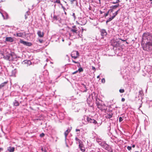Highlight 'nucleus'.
Instances as JSON below:
<instances>
[{
  "mask_svg": "<svg viewBox=\"0 0 152 152\" xmlns=\"http://www.w3.org/2000/svg\"><path fill=\"white\" fill-rule=\"evenodd\" d=\"M20 43L27 46H30L32 45V44L31 43L24 41L22 40H20Z\"/></svg>",
  "mask_w": 152,
  "mask_h": 152,
  "instance_id": "obj_8",
  "label": "nucleus"
},
{
  "mask_svg": "<svg viewBox=\"0 0 152 152\" xmlns=\"http://www.w3.org/2000/svg\"><path fill=\"white\" fill-rule=\"evenodd\" d=\"M78 71L80 72H81L83 71V69L81 67L78 69Z\"/></svg>",
  "mask_w": 152,
  "mask_h": 152,
  "instance_id": "obj_30",
  "label": "nucleus"
},
{
  "mask_svg": "<svg viewBox=\"0 0 152 152\" xmlns=\"http://www.w3.org/2000/svg\"><path fill=\"white\" fill-rule=\"evenodd\" d=\"M135 152H139L137 151H135Z\"/></svg>",
  "mask_w": 152,
  "mask_h": 152,
  "instance_id": "obj_64",
  "label": "nucleus"
},
{
  "mask_svg": "<svg viewBox=\"0 0 152 152\" xmlns=\"http://www.w3.org/2000/svg\"><path fill=\"white\" fill-rule=\"evenodd\" d=\"M78 71H76L75 72H73L72 74H75L76 73L78 72Z\"/></svg>",
  "mask_w": 152,
  "mask_h": 152,
  "instance_id": "obj_45",
  "label": "nucleus"
},
{
  "mask_svg": "<svg viewBox=\"0 0 152 152\" xmlns=\"http://www.w3.org/2000/svg\"><path fill=\"white\" fill-rule=\"evenodd\" d=\"M102 147L104 148L106 150H108L109 148V146L108 145L104 142H102L101 143L99 144Z\"/></svg>",
  "mask_w": 152,
  "mask_h": 152,
  "instance_id": "obj_4",
  "label": "nucleus"
},
{
  "mask_svg": "<svg viewBox=\"0 0 152 152\" xmlns=\"http://www.w3.org/2000/svg\"><path fill=\"white\" fill-rule=\"evenodd\" d=\"M71 131V129H67L64 132V135L65 137H66L69 133Z\"/></svg>",
  "mask_w": 152,
  "mask_h": 152,
  "instance_id": "obj_14",
  "label": "nucleus"
},
{
  "mask_svg": "<svg viewBox=\"0 0 152 152\" xmlns=\"http://www.w3.org/2000/svg\"><path fill=\"white\" fill-rule=\"evenodd\" d=\"M96 103L97 107L99 106V105H100L101 104L99 102L97 101H96Z\"/></svg>",
  "mask_w": 152,
  "mask_h": 152,
  "instance_id": "obj_29",
  "label": "nucleus"
},
{
  "mask_svg": "<svg viewBox=\"0 0 152 152\" xmlns=\"http://www.w3.org/2000/svg\"><path fill=\"white\" fill-rule=\"evenodd\" d=\"M80 150L82 152H84L85 151V148L84 147H83L82 148H80Z\"/></svg>",
  "mask_w": 152,
  "mask_h": 152,
  "instance_id": "obj_27",
  "label": "nucleus"
},
{
  "mask_svg": "<svg viewBox=\"0 0 152 152\" xmlns=\"http://www.w3.org/2000/svg\"><path fill=\"white\" fill-rule=\"evenodd\" d=\"M92 69L94 70V72H95L96 70L94 66H92Z\"/></svg>",
  "mask_w": 152,
  "mask_h": 152,
  "instance_id": "obj_37",
  "label": "nucleus"
},
{
  "mask_svg": "<svg viewBox=\"0 0 152 152\" xmlns=\"http://www.w3.org/2000/svg\"><path fill=\"white\" fill-rule=\"evenodd\" d=\"M119 6V4H117L116 5L113 6L111 7L113 9H115L117 8Z\"/></svg>",
  "mask_w": 152,
  "mask_h": 152,
  "instance_id": "obj_21",
  "label": "nucleus"
},
{
  "mask_svg": "<svg viewBox=\"0 0 152 152\" xmlns=\"http://www.w3.org/2000/svg\"><path fill=\"white\" fill-rule=\"evenodd\" d=\"M145 41H152V35L149 32H146L144 33L142 35V43Z\"/></svg>",
  "mask_w": 152,
  "mask_h": 152,
  "instance_id": "obj_2",
  "label": "nucleus"
},
{
  "mask_svg": "<svg viewBox=\"0 0 152 152\" xmlns=\"http://www.w3.org/2000/svg\"><path fill=\"white\" fill-rule=\"evenodd\" d=\"M14 35L17 37H22L23 36V33L20 32L17 33L16 35L15 34H14Z\"/></svg>",
  "mask_w": 152,
  "mask_h": 152,
  "instance_id": "obj_17",
  "label": "nucleus"
},
{
  "mask_svg": "<svg viewBox=\"0 0 152 152\" xmlns=\"http://www.w3.org/2000/svg\"><path fill=\"white\" fill-rule=\"evenodd\" d=\"M79 56V54L78 51H73L72 52L71 56L72 58L75 59L77 58Z\"/></svg>",
  "mask_w": 152,
  "mask_h": 152,
  "instance_id": "obj_3",
  "label": "nucleus"
},
{
  "mask_svg": "<svg viewBox=\"0 0 152 152\" xmlns=\"http://www.w3.org/2000/svg\"><path fill=\"white\" fill-rule=\"evenodd\" d=\"M6 41L8 42H12L13 41V39L10 37H7L6 38Z\"/></svg>",
  "mask_w": 152,
  "mask_h": 152,
  "instance_id": "obj_12",
  "label": "nucleus"
},
{
  "mask_svg": "<svg viewBox=\"0 0 152 152\" xmlns=\"http://www.w3.org/2000/svg\"><path fill=\"white\" fill-rule=\"evenodd\" d=\"M72 28H73V29H76V26H72Z\"/></svg>",
  "mask_w": 152,
  "mask_h": 152,
  "instance_id": "obj_50",
  "label": "nucleus"
},
{
  "mask_svg": "<svg viewBox=\"0 0 152 152\" xmlns=\"http://www.w3.org/2000/svg\"><path fill=\"white\" fill-rule=\"evenodd\" d=\"M39 41L40 43H42L43 41L42 40H41V39H39Z\"/></svg>",
  "mask_w": 152,
  "mask_h": 152,
  "instance_id": "obj_43",
  "label": "nucleus"
},
{
  "mask_svg": "<svg viewBox=\"0 0 152 152\" xmlns=\"http://www.w3.org/2000/svg\"><path fill=\"white\" fill-rule=\"evenodd\" d=\"M111 44L114 47H117L118 46V43L115 40H112L111 41Z\"/></svg>",
  "mask_w": 152,
  "mask_h": 152,
  "instance_id": "obj_9",
  "label": "nucleus"
},
{
  "mask_svg": "<svg viewBox=\"0 0 152 152\" xmlns=\"http://www.w3.org/2000/svg\"><path fill=\"white\" fill-rule=\"evenodd\" d=\"M113 19V17H111V18H108L106 22V23L107 24V23L108 22L111 21V20H112Z\"/></svg>",
  "mask_w": 152,
  "mask_h": 152,
  "instance_id": "obj_24",
  "label": "nucleus"
},
{
  "mask_svg": "<svg viewBox=\"0 0 152 152\" xmlns=\"http://www.w3.org/2000/svg\"><path fill=\"white\" fill-rule=\"evenodd\" d=\"M127 149L129 151H130L132 149L131 146H128L127 147Z\"/></svg>",
  "mask_w": 152,
  "mask_h": 152,
  "instance_id": "obj_32",
  "label": "nucleus"
},
{
  "mask_svg": "<svg viewBox=\"0 0 152 152\" xmlns=\"http://www.w3.org/2000/svg\"><path fill=\"white\" fill-rule=\"evenodd\" d=\"M70 1L71 4H72L74 1H76V0H69Z\"/></svg>",
  "mask_w": 152,
  "mask_h": 152,
  "instance_id": "obj_35",
  "label": "nucleus"
},
{
  "mask_svg": "<svg viewBox=\"0 0 152 152\" xmlns=\"http://www.w3.org/2000/svg\"><path fill=\"white\" fill-rule=\"evenodd\" d=\"M125 100V99L124 98H122L121 99V101L122 102H124Z\"/></svg>",
  "mask_w": 152,
  "mask_h": 152,
  "instance_id": "obj_46",
  "label": "nucleus"
},
{
  "mask_svg": "<svg viewBox=\"0 0 152 152\" xmlns=\"http://www.w3.org/2000/svg\"><path fill=\"white\" fill-rule=\"evenodd\" d=\"M72 16L74 18V19H76V16H75V13H73L72 14Z\"/></svg>",
  "mask_w": 152,
  "mask_h": 152,
  "instance_id": "obj_34",
  "label": "nucleus"
},
{
  "mask_svg": "<svg viewBox=\"0 0 152 152\" xmlns=\"http://www.w3.org/2000/svg\"><path fill=\"white\" fill-rule=\"evenodd\" d=\"M151 1H152V0H149Z\"/></svg>",
  "mask_w": 152,
  "mask_h": 152,
  "instance_id": "obj_63",
  "label": "nucleus"
},
{
  "mask_svg": "<svg viewBox=\"0 0 152 152\" xmlns=\"http://www.w3.org/2000/svg\"><path fill=\"white\" fill-rule=\"evenodd\" d=\"M44 152H46V150H45L44 151Z\"/></svg>",
  "mask_w": 152,
  "mask_h": 152,
  "instance_id": "obj_61",
  "label": "nucleus"
},
{
  "mask_svg": "<svg viewBox=\"0 0 152 152\" xmlns=\"http://www.w3.org/2000/svg\"><path fill=\"white\" fill-rule=\"evenodd\" d=\"M116 1L117 3H118L119 2H120V0H116Z\"/></svg>",
  "mask_w": 152,
  "mask_h": 152,
  "instance_id": "obj_48",
  "label": "nucleus"
},
{
  "mask_svg": "<svg viewBox=\"0 0 152 152\" xmlns=\"http://www.w3.org/2000/svg\"><path fill=\"white\" fill-rule=\"evenodd\" d=\"M112 3H113V4H116L117 3L116 1H115V2L113 1Z\"/></svg>",
  "mask_w": 152,
  "mask_h": 152,
  "instance_id": "obj_51",
  "label": "nucleus"
},
{
  "mask_svg": "<svg viewBox=\"0 0 152 152\" xmlns=\"http://www.w3.org/2000/svg\"><path fill=\"white\" fill-rule=\"evenodd\" d=\"M101 14H102V12H101Z\"/></svg>",
  "mask_w": 152,
  "mask_h": 152,
  "instance_id": "obj_62",
  "label": "nucleus"
},
{
  "mask_svg": "<svg viewBox=\"0 0 152 152\" xmlns=\"http://www.w3.org/2000/svg\"><path fill=\"white\" fill-rule=\"evenodd\" d=\"M79 144V147L80 148L84 147V145L82 142L81 143H80Z\"/></svg>",
  "mask_w": 152,
  "mask_h": 152,
  "instance_id": "obj_23",
  "label": "nucleus"
},
{
  "mask_svg": "<svg viewBox=\"0 0 152 152\" xmlns=\"http://www.w3.org/2000/svg\"><path fill=\"white\" fill-rule=\"evenodd\" d=\"M100 32L102 36H105L107 34V32L105 30L102 29L101 30Z\"/></svg>",
  "mask_w": 152,
  "mask_h": 152,
  "instance_id": "obj_11",
  "label": "nucleus"
},
{
  "mask_svg": "<svg viewBox=\"0 0 152 152\" xmlns=\"http://www.w3.org/2000/svg\"><path fill=\"white\" fill-rule=\"evenodd\" d=\"M75 140L78 142L79 144L80 143H81L82 142V141H81V140H80L78 139L77 137H76L75 138Z\"/></svg>",
  "mask_w": 152,
  "mask_h": 152,
  "instance_id": "obj_26",
  "label": "nucleus"
},
{
  "mask_svg": "<svg viewBox=\"0 0 152 152\" xmlns=\"http://www.w3.org/2000/svg\"><path fill=\"white\" fill-rule=\"evenodd\" d=\"M143 49L148 52L152 51V41H146V42L142 43Z\"/></svg>",
  "mask_w": 152,
  "mask_h": 152,
  "instance_id": "obj_1",
  "label": "nucleus"
},
{
  "mask_svg": "<svg viewBox=\"0 0 152 152\" xmlns=\"http://www.w3.org/2000/svg\"><path fill=\"white\" fill-rule=\"evenodd\" d=\"M37 34L39 37L40 38H42L44 36V33L43 32H42L40 31L39 30L37 32Z\"/></svg>",
  "mask_w": 152,
  "mask_h": 152,
  "instance_id": "obj_10",
  "label": "nucleus"
},
{
  "mask_svg": "<svg viewBox=\"0 0 152 152\" xmlns=\"http://www.w3.org/2000/svg\"><path fill=\"white\" fill-rule=\"evenodd\" d=\"M113 115V114L112 113H111L109 114H108L106 116V117L107 118H110L112 117Z\"/></svg>",
  "mask_w": 152,
  "mask_h": 152,
  "instance_id": "obj_16",
  "label": "nucleus"
},
{
  "mask_svg": "<svg viewBox=\"0 0 152 152\" xmlns=\"http://www.w3.org/2000/svg\"><path fill=\"white\" fill-rule=\"evenodd\" d=\"M101 107L102 108V109H99L100 110H106V106L104 104H102V106H101Z\"/></svg>",
  "mask_w": 152,
  "mask_h": 152,
  "instance_id": "obj_20",
  "label": "nucleus"
},
{
  "mask_svg": "<svg viewBox=\"0 0 152 152\" xmlns=\"http://www.w3.org/2000/svg\"><path fill=\"white\" fill-rule=\"evenodd\" d=\"M102 83H104L105 82V80L104 78H103L102 79Z\"/></svg>",
  "mask_w": 152,
  "mask_h": 152,
  "instance_id": "obj_41",
  "label": "nucleus"
},
{
  "mask_svg": "<svg viewBox=\"0 0 152 152\" xmlns=\"http://www.w3.org/2000/svg\"><path fill=\"white\" fill-rule=\"evenodd\" d=\"M3 150V148H0V151H2Z\"/></svg>",
  "mask_w": 152,
  "mask_h": 152,
  "instance_id": "obj_55",
  "label": "nucleus"
},
{
  "mask_svg": "<svg viewBox=\"0 0 152 152\" xmlns=\"http://www.w3.org/2000/svg\"><path fill=\"white\" fill-rule=\"evenodd\" d=\"M35 83V80L33 78L32 79H31L29 83L30 85H31L32 84H33L34 83Z\"/></svg>",
  "mask_w": 152,
  "mask_h": 152,
  "instance_id": "obj_18",
  "label": "nucleus"
},
{
  "mask_svg": "<svg viewBox=\"0 0 152 152\" xmlns=\"http://www.w3.org/2000/svg\"><path fill=\"white\" fill-rule=\"evenodd\" d=\"M87 120L88 123H93L95 124H97V122L94 119H92L91 118L87 117Z\"/></svg>",
  "mask_w": 152,
  "mask_h": 152,
  "instance_id": "obj_5",
  "label": "nucleus"
},
{
  "mask_svg": "<svg viewBox=\"0 0 152 152\" xmlns=\"http://www.w3.org/2000/svg\"><path fill=\"white\" fill-rule=\"evenodd\" d=\"M45 136V134L43 133H42L41 134H40V137H43Z\"/></svg>",
  "mask_w": 152,
  "mask_h": 152,
  "instance_id": "obj_31",
  "label": "nucleus"
},
{
  "mask_svg": "<svg viewBox=\"0 0 152 152\" xmlns=\"http://www.w3.org/2000/svg\"><path fill=\"white\" fill-rule=\"evenodd\" d=\"M99 77H100V76L99 75H98L97 76V78H99Z\"/></svg>",
  "mask_w": 152,
  "mask_h": 152,
  "instance_id": "obj_56",
  "label": "nucleus"
},
{
  "mask_svg": "<svg viewBox=\"0 0 152 152\" xmlns=\"http://www.w3.org/2000/svg\"><path fill=\"white\" fill-rule=\"evenodd\" d=\"M89 9L90 10H91V7L90 6H89Z\"/></svg>",
  "mask_w": 152,
  "mask_h": 152,
  "instance_id": "obj_52",
  "label": "nucleus"
},
{
  "mask_svg": "<svg viewBox=\"0 0 152 152\" xmlns=\"http://www.w3.org/2000/svg\"><path fill=\"white\" fill-rule=\"evenodd\" d=\"M41 150L42 151H43V148H42L41 149Z\"/></svg>",
  "mask_w": 152,
  "mask_h": 152,
  "instance_id": "obj_58",
  "label": "nucleus"
},
{
  "mask_svg": "<svg viewBox=\"0 0 152 152\" xmlns=\"http://www.w3.org/2000/svg\"><path fill=\"white\" fill-rule=\"evenodd\" d=\"M15 148L14 147H10L8 149V150L10 152H13L15 151Z\"/></svg>",
  "mask_w": 152,
  "mask_h": 152,
  "instance_id": "obj_15",
  "label": "nucleus"
},
{
  "mask_svg": "<svg viewBox=\"0 0 152 152\" xmlns=\"http://www.w3.org/2000/svg\"><path fill=\"white\" fill-rule=\"evenodd\" d=\"M120 9H119L117 11H116L115 12V14L116 15H117L118 13V12L119 11H120Z\"/></svg>",
  "mask_w": 152,
  "mask_h": 152,
  "instance_id": "obj_42",
  "label": "nucleus"
},
{
  "mask_svg": "<svg viewBox=\"0 0 152 152\" xmlns=\"http://www.w3.org/2000/svg\"><path fill=\"white\" fill-rule=\"evenodd\" d=\"M14 104L15 106H17L19 105V103L16 100H15V102H14Z\"/></svg>",
  "mask_w": 152,
  "mask_h": 152,
  "instance_id": "obj_22",
  "label": "nucleus"
},
{
  "mask_svg": "<svg viewBox=\"0 0 152 152\" xmlns=\"http://www.w3.org/2000/svg\"><path fill=\"white\" fill-rule=\"evenodd\" d=\"M72 61L74 63H76V64H80V63L79 62L75 61H74L73 60H72Z\"/></svg>",
  "mask_w": 152,
  "mask_h": 152,
  "instance_id": "obj_38",
  "label": "nucleus"
},
{
  "mask_svg": "<svg viewBox=\"0 0 152 152\" xmlns=\"http://www.w3.org/2000/svg\"><path fill=\"white\" fill-rule=\"evenodd\" d=\"M117 15L115 14V13H113V15L112 16L113 18H114Z\"/></svg>",
  "mask_w": 152,
  "mask_h": 152,
  "instance_id": "obj_39",
  "label": "nucleus"
},
{
  "mask_svg": "<svg viewBox=\"0 0 152 152\" xmlns=\"http://www.w3.org/2000/svg\"><path fill=\"white\" fill-rule=\"evenodd\" d=\"M77 30L76 29H72L71 31L73 33H77Z\"/></svg>",
  "mask_w": 152,
  "mask_h": 152,
  "instance_id": "obj_25",
  "label": "nucleus"
},
{
  "mask_svg": "<svg viewBox=\"0 0 152 152\" xmlns=\"http://www.w3.org/2000/svg\"><path fill=\"white\" fill-rule=\"evenodd\" d=\"M123 119L121 117H119V121L120 122H121V121H123Z\"/></svg>",
  "mask_w": 152,
  "mask_h": 152,
  "instance_id": "obj_33",
  "label": "nucleus"
},
{
  "mask_svg": "<svg viewBox=\"0 0 152 152\" xmlns=\"http://www.w3.org/2000/svg\"><path fill=\"white\" fill-rule=\"evenodd\" d=\"M61 6L62 8L63 9V10L64 11L66 10L65 8L63 6V5H62V4H61Z\"/></svg>",
  "mask_w": 152,
  "mask_h": 152,
  "instance_id": "obj_36",
  "label": "nucleus"
},
{
  "mask_svg": "<svg viewBox=\"0 0 152 152\" xmlns=\"http://www.w3.org/2000/svg\"><path fill=\"white\" fill-rule=\"evenodd\" d=\"M102 104H101L100 105H99V106H98L97 107L99 108V109H102V108L101 107V106H102Z\"/></svg>",
  "mask_w": 152,
  "mask_h": 152,
  "instance_id": "obj_40",
  "label": "nucleus"
},
{
  "mask_svg": "<svg viewBox=\"0 0 152 152\" xmlns=\"http://www.w3.org/2000/svg\"><path fill=\"white\" fill-rule=\"evenodd\" d=\"M12 55L11 54H9L5 57V59L10 61L11 60V58H12Z\"/></svg>",
  "mask_w": 152,
  "mask_h": 152,
  "instance_id": "obj_13",
  "label": "nucleus"
},
{
  "mask_svg": "<svg viewBox=\"0 0 152 152\" xmlns=\"http://www.w3.org/2000/svg\"><path fill=\"white\" fill-rule=\"evenodd\" d=\"M124 89H120L119 90V91L121 93H123L124 92Z\"/></svg>",
  "mask_w": 152,
  "mask_h": 152,
  "instance_id": "obj_28",
  "label": "nucleus"
},
{
  "mask_svg": "<svg viewBox=\"0 0 152 152\" xmlns=\"http://www.w3.org/2000/svg\"><path fill=\"white\" fill-rule=\"evenodd\" d=\"M54 18H55L56 19H57V17H54Z\"/></svg>",
  "mask_w": 152,
  "mask_h": 152,
  "instance_id": "obj_59",
  "label": "nucleus"
},
{
  "mask_svg": "<svg viewBox=\"0 0 152 152\" xmlns=\"http://www.w3.org/2000/svg\"><path fill=\"white\" fill-rule=\"evenodd\" d=\"M75 131L76 132L80 131V129H76V130H75Z\"/></svg>",
  "mask_w": 152,
  "mask_h": 152,
  "instance_id": "obj_49",
  "label": "nucleus"
},
{
  "mask_svg": "<svg viewBox=\"0 0 152 152\" xmlns=\"http://www.w3.org/2000/svg\"><path fill=\"white\" fill-rule=\"evenodd\" d=\"M7 83V82H5L1 84L0 85V89H1L2 87H4L5 85Z\"/></svg>",
  "mask_w": 152,
  "mask_h": 152,
  "instance_id": "obj_19",
  "label": "nucleus"
},
{
  "mask_svg": "<svg viewBox=\"0 0 152 152\" xmlns=\"http://www.w3.org/2000/svg\"><path fill=\"white\" fill-rule=\"evenodd\" d=\"M27 15H28V14H26L25 15V19H26L27 18Z\"/></svg>",
  "mask_w": 152,
  "mask_h": 152,
  "instance_id": "obj_47",
  "label": "nucleus"
},
{
  "mask_svg": "<svg viewBox=\"0 0 152 152\" xmlns=\"http://www.w3.org/2000/svg\"><path fill=\"white\" fill-rule=\"evenodd\" d=\"M22 64L28 66L31 64V62L29 60H25L23 62Z\"/></svg>",
  "mask_w": 152,
  "mask_h": 152,
  "instance_id": "obj_6",
  "label": "nucleus"
},
{
  "mask_svg": "<svg viewBox=\"0 0 152 152\" xmlns=\"http://www.w3.org/2000/svg\"><path fill=\"white\" fill-rule=\"evenodd\" d=\"M83 85L84 86V87H85V88H86V85H84V84H83Z\"/></svg>",
  "mask_w": 152,
  "mask_h": 152,
  "instance_id": "obj_57",
  "label": "nucleus"
},
{
  "mask_svg": "<svg viewBox=\"0 0 152 152\" xmlns=\"http://www.w3.org/2000/svg\"><path fill=\"white\" fill-rule=\"evenodd\" d=\"M55 3L59 4L61 6V4H62V5H64L65 6H67V4L66 2L64 1H63L61 3L60 0H56Z\"/></svg>",
  "mask_w": 152,
  "mask_h": 152,
  "instance_id": "obj_7",
  "label": "nucleus"
},
{
  "mask_svg": "<svg viewBox=\"0 0 152 152\" xmlns=\"http://www.w3.org/2000/svg\"><path fill=\"white\" fill-rule=\"evenodd\" d=\"M109 11L107 12L105 14V17H106V16H107L108 15V14H109Z\"/></svg>",
  "mask_w": 152,
  "mask_h": 152,
  "instance_id": "obj_44",
  "label": "nucleus"
},
{
  "mask_svg": "<svg viewBox=\"0 0 152 152\" xmlns=\"http://www.w3.org/2000/svg\"><path fill=\"white\" fill-rule=\"evenodd\" d=\"M99 0V2L97 3H99L100 4L101 3V0Z\"/></svg>",
  "mask_w": 152,
  "mask_h": 152,
  "instance_id": "obj_54",
  "label": "nucleus"
},
{
  "mask_svg": "<svg viewBox=\"0 0 152 152\" xmlns=\"http://www.w3.org/2000/svg\"><path fill=\"white\" fill-rule=\"evenodd\" d=\"M64 13H65V15H66V12H65V11L64 12Z\"/></svg>",
  "mask_w": 152,
  "mask_h": 152,
  "instance_id": "obj_60",
  "label": "nucleus"
},
{
  "mask_svg": "<svg viewBox=\"0 0 152 152\" xmlns=\"http://www.w3.org/2000/svg\"><path fill=\"white\" fill-rule=\"evenodd\" d=\"M132 147L133 148H134L135 147V145H132Z\"/></svg>",
  "mask_w": 152,
  "mask_h": 152,
  "instance_id": "obj_53",
  "label": "nucleus"
}]
</instances>
